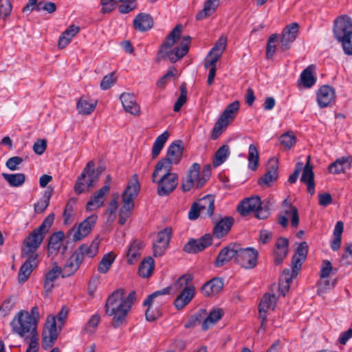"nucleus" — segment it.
Wrapping results in <instances>:
<instances>
[{
  "label": "nucleus",
  "instance_id": "11",
  "mask_svg": "<svg viewBox=\"0 0 352 352\" xmlns=\"http://www.w3.org/2000/svg\"><path fill=\"white\" fill-rule=\"evenodd\" d=\"M164 173L161 178L155 182L157 184V192L159 196L164 197L170 195L177 187L178 184V175L171 170H164Z\"/></svg>",
  "mask_w": 352,
  "mask_h": 352
},
{
  "label": "nucleus",
  "instance_id": "27",
  "mask_svg": "<svg viewBox=\"0 0 352 352\" xmlns=\"http://www.w3.org/2000/svg\"><path fill=\"white\" fill-rule=\"evenodd\" d=\"M100 242V239L96 238L91 243H84L81 245L75 252L81 257L82 261H83L85 257L93 258L98 252Z\"/></svg>",
  "mask_w": 352,
  "mask_h": 352
},
{
  "label": "nucleus",
  "instance_id": "53",
  "mask_svg": "<svg viewBox=\"0 0 352 352\" xmlns=\"http://www.w3.org/2000/svg\"><path fill=\"white\" fill-rule=\"evenodd\" d=\"M280 142L285 148H290L296 144V138L292 132H287L280 135Z\"/></svg>",
  "mask_w": 352,
  "mask_h": 352
},
{
  "label": "nucleus",
  "instance_id": "44",
  "mask_svg": "<svg viewBox=\"0 0 352 352\" xmlns=\"http://www.w3.org/2000/svg\"><path fill=\"white\" fill-rule=\"evenodd\" d=\"M223 311L221 309H214L210 312L207 318L202 322V329H208L212 325H214L223 316Z\"/></svg>",
  "mask_w": 352,
  "mask_h": 352
},
{
  "label": "nucleus",
  "instance_id": "39",
  "mask_svg": "<svg viewBox=\"0 0 352 352\" xmlns=\"http://www.w3.org/2000/svg\"><path fill=\"white\" fill-rule=\"evenodd\" d=\"M350 166V158L349 157H342L329 165V170L333 174H339L349 168Z\"/></svg>",
  "mask_w": 352,
  "mask_h": 352
},
{
  "label": "nucleus",
  "instance_id": "35",
  "mask_svg": "<svg viewBox=\"0 0 352 352\" xmlns=\"http://www.w3.org/2000/svg\"><path fill=\"white\" fill-rule=\"evenodd\" d=\"M314 172L312 167L309 164V156L307 157V162L303 168L300 181L307 185V190L309 193L313 195L314 190Z\"/></svg>",
  "mask_w": 352,
  "mask_h": 352
},
{
  "label": "nucleus",
  "instance_id": "61",
  "mask_svg": "<svg viewBox=\"0 0 352 352\" xmlns=\"http://www.w3.org/2000/svg\"><path fill=\"white\" fill-rule=\"evenodd\" d=\"M100 320V317L98 314H94L88 320L87 323L85 327V329L89 333L94 331L96 327L98 325Z\"/></svg>",
  "mask_w": 352,
  "mask_h": 352
},
{
  "label": "nucleus",
  "instance_id": "32",
  "mask_svg": "<svg viewBox=\"0 0 352 352\" xmlns=\"http://www.w3.org/2000/svg\"><path fill=\"white\" fill-rule=\"evenodd\" d=\"M223 287V280L219 278H214L201 287V292L206 296H211L220 292Z\"/></svg>",
  "mask_w": 352,
  "mask_h": 352
},
{
  "label": "nucleus",
  "instance_id": "22",
  "mask_svg": "<svg viewBox=\"0 0 352 352\" xmlns=\"http://www.w3.org/2000/svg\"><path fill=\"white\" fill-rule=\"evenodd\" d=\"M120 100L122 102L124 109L134 116H138L140 113V107L137 103L136 97L134 94L130 93H123L120 96Z\"/></svg>",
  "mask_w": 352,
  "mask_h": 352
},
{
  "label": "nucleus",
  "instance_id": "64",
  "mask_svg": "<svg viewBox=\"0 0 352 352\" xmlns=\"http://www.w3.org/2000/svg\"><path fill=\"white\" fill-rule=\"evenodd\" d=\"M341 262L343 265L352 264V243L346 248L342 254Z\"/></svg>",
  "mask_w": 352,
  "mask_h": 352
},
{
  "label": "nucleus",
  "instance_id": "41",
  "mask_svg": "<svg viewBox=\"0 0 352 352\" xmlns=\"http://www.w3.org/2000/svg\"><path fill=\"white\" fill-rule=\"evenodd\" d=\"M96 101H89V100L80 98L77 102L76 109L81 115H89L96 109Z\"/></svg>",
  "mask_w": 352,
  "mask_h": 352
},
{
  "label": "nucleus",
  "instance_id": "36",
  "mask_svg": "<svg viewBox=\"0 0 352 352\" xmlns=\"http://www.w3.org/2000/svg\"><path fill=\"white\" fill-rule=\"evenodd\" d=\"M80 31V28L75 25H69L59 36L58 47L63 49L69 45L72 38Z\"/></svg>",
  "mask_w": 352,
  "mask_h": 352
},
{
  "label": "nucleus",
  "instance_id": "30",
  "mask_svg": "<svg viewBox=\"0 0 352 352\" xmlns=\"http://www.w3.org/2000/svg\"><path fill=\"white\" fill-rule=\"evenodd\" d=\"M195 203L201 212L202 217H212L214 209V199L212 195H208Z\"/></svg>",
  "mask_w": 352,
  "mask_h": 352
},
{
  "label": "nucleus",
  "instance_id": "17",
  "mask_svg": "<svg viewBox=\"0 0 352 352\" xmlns=\"http://www.w3.org/2000/svg\"><path fill=\"white\" fill-rule=\"evenodd\" d=\"M56 318L53 316L47 317L43 333V344L45 348L51 347L58 337Z\"/></svg>",
  "mask_w": 352,
  "mask_h": 352
},
{
  "label": "nucleus",
  "instance_id": "18",
  "mask_svg": "<svg viewBox=\"0 0 352 352\" xmlns=\"http://www.w3.org/2000/svg\"><path fill=\"white\" fill-rule=\"evenodd\" d=\"M212 243V236L210 234H206L198 239H191L184 246V251L190 254L199 252Z\"/></svg>",
  "mask_w": 352,
  "mask_h": 352
},
{
  "label": "nucleus",
  "instance_id": "5",
  "mask_svg": "<svg viewBox=\"0 0 352 352\" xmlns=\"http://www.w3.org/2000/svg\"><path fill=\"white\" fill-rule=\"evenodd\" d=\"M183 153V146L181 141L172 143L168 148L165 158L160 160L155 165L152 174V181L155 182V177L162 170H171L173 164L179 163Z\"/></svg>",
  "mask_w": 352,
  "mask_h": 352
},
{
  "label": "nucleus",
  "instance_id": "21",
  "mask_svg": "<svg viewBox=\"0 0 352 352\" xmlns=\"http://www.w3.org/2000/svg\"><path fill=\"white\" fill-rule=\"evenodd\" d=\"M239 245L231 243L223 248L214 262L216 267H221L228 263L232 258L236 261V254L238 253Z\"/></svg>",
  "mask_w": 352,
  "mask_h": 352
},
{
  "label": "nucleus",
  "instance_id": "10",
  "mask_svg": "<svg viewBox=\"0 0 352 352\" xmlns=\"http://www.w3.org/2000/svg\"><path fill=\"white\" fill-rule=\"evenodd\" d=\"M45 235L34 229L24 239L23 242L21 255L22 256H31L38 258L37 250L41 246Z\"/></svg>",
  "mask_w": 352,
  "mask_h": 352
},
{
  "label": "nucleus",
  "instance_id": "47",
  "mask_svg": "<svg viewBox=\"0 0 352 352\" xmlns=\"http://www.w3.org/2000/svg\"><path fill=\"white\" fill-rule=\"evenodd\" d=\"M154 260L151 257L144 259L139 267V274L143 278L150 276L154 270Z\"/></svg>",
  "mask_w": 352,
  "mask_h": 352
},
{
  "label": "nucleus",
  "instance_id": "50",
  "mask_svg": "<svg viewBox=\"0 0 352 352\" xmlns=\"http://www.w3.org/2000/svg\"><path fill=\"white\" fill-rule=\"evenodd\" d=\"M229 147L228 145L221 146L216 152L214 159L213 160V165L217 167L222 164L229 156Z\"/></svg>",
  "mask_w": 352,
  "mask_h": 352
},
{
  "label": "nucleus",
  "instance_id": "24",
  "mask_svg": "<svg viewBox=\"0 0 352 352\" xmlns=\"http://www.w3.org/2000/svg\"><path fill=\"white\" fill-rule=\"evenodd\" d=\"M298 32V25L296 23H293L284 29L280 41L281 49L283 51L289 49L291 43L296 38Z\"/></svg>",
  "mask_w": 352,
  "mask_h": 352
},
{
  "label": "nucleus",
  "instance_id": "55",
  "mask_svg": "<svg viewBox=\"0 0 352 352\" xmlns=\"http://www.w3.org/2000/svg\"><path fill=\"white\" fill-rule=\"evenodd\" d=\"M50 195L45 193L38 201L34 204V211L36 213H42L47 208L50 204Z\"/></svg>",
  "mask_w": 352,
  "mask_h": 352
},
{
  "label": "nucleus",
  "instance_id": "58",
  "mask_svg": "<svg viewBox=\"0 0 352 352\" xmlns=\"http://www.w3.org/2000/svg\"><path fill=\"white\" fill-rule=\"evenodd\" d=\"M12 6L10 0H6L0 5V19L6 20L11 14Z\"/></svg>",
  "mask_w": 352,
  "mask_h": 352
},
{
  "label": "nucleus",
  "instance_id": "13",
  "mask_svg": "<svg viewBox=\"0 0 352 352\" xmlns=\"http://www.w3.org/2000/svg\"><path fill=\"white\" fill-rule=\"evenodd\" d=\"M98 219L96 214H91L82 221L77 227H72L69 231V234L72 235V239L74 241H78L87 236L94 227Z\"/></svg>",
  "mask_w": 352,
  "mask_h": 352
},
{
  "label": "nucleus",
  "instance_id": "31",
  "mask_svg": "<svg viewBox=\"0 0 352 352\" xmlns=\"http://www.w3.org/2000/svg\"><path fill=\"white\" fill-rule=\"evenodd\" d=\"M107 194V186L102 187L94 194L87 203L86 210L87 211L95 210L103 206L105 195Z\"/></svg>",
  "mask_w": 352,
  "mask_h": 352
},
{
  "label": "nucleus",
  "instance_id": "42",
  "mask_svg": "<svg viewBox=\"0 0 352 352\" xmlns=\"http://www.w3.org/2000/svg\"><path fill=\"white\" fill-rule=\"evenodd\" d=\"M282 208L285 215L292 217L291 223L292 226L297 227L299 223L298 210L287 199L283 201Z\"/></svg>",
  "mask_w": 352,
  "mask_h": 352
},
{
  "label": "nucleus",
  "instance_id": "12",
  "mask_svg": "<svg viewBox=\"0 0 352 352\" xmlns=\"http://www.w3.org/2000/svg\"><path fill=\"white\" fill-rule=\"evenodd\" d=\"M94 163L89 162L84 168L80 175L78 177L74 186L76 194H81L94 186Z\"/></svg>",
  "mask_w": 352,
  "mask_h": 352
},
{
  "label": "nucleus",
  "instance_id": "15",
  "mask_svg": "<svg viewBox=\"0 0 352 352\" xmlns=\"http://www.w3.org/2000/svg\"><path fill=\"white\" fill-rule=\"evenodd\" d=\"M258 251L252 248H242L240 245L236 262L245 269H252L257 263Z\"/></svg>",
  "mask_w": 352,
  "mask_h": 352
},
{
  "label": "nucleus",
  "instance_id": "49",
  "mask_svg": "<svg viewBox=\"0 0 352 352\" xmlns=\"http://www.w3.org/2000/svg\"><path fill=\"white\" fill-rule=\"evenodd\" d=\"M300 80L305 88H310L316 83V78L313 74L311 66L302 71L300 74Z\"/></svg>",
  "mask_w": 352,
  "mask_h": 352
},
{
  "label": "nucleus",
  "instance_id": "9",
  "mask_svg": "<svg viewBox=\"0 0 352 352\" xmlns=\"http://www.w3.org/2000/svg\"><path fill=\"white\" fill-rule=\"evenodd\" d=\"M168 294H170L169 287H165L162 290L153 292L144 300L143 304L147 307L145 316L148 321L153 322L161 316L158 307L161 305L162 301L157 300V298Z\"/></svg>",
  "mask_w": 352,
  "mask_h": 352
},
{
  "label": "nucleus",
  "instance_id": "16",
  "mask_svg": "<svg viewBox=\"0 0 352 352\" xmlns=\"http://www.w3.org/2000/svg\"><path fill=\"white\" fill-rule=\"evenodd\" d=\"M261 205L260 198L258 197H253L242 201L239 205L237 210L243 216H245L251 212H257L256 217L258 219H264L266 217V214H263L262 211H259Z\"/></svg>",
  "mask_w": 352,
  "mask_h": 352
},
{
  "label": "nucleus",
  "instance_id": "20",
  "mask_svg": "<svg viewBox=\"0 0 352 352\" xmlns=\"http://www.w3.org/2000/svg\"><path fill=\"white\" fill-rule=\"evenodd\" d=\"M65 237L63 232L58 231L52 234L49 238L47 245V254L49 256L54 257L63 250V253L66 250L63 241Z\"/></svg>",
  "mask_w": 352,
  "mask_h": 352
},
{
  "label": "nucleus",
  "instance_id": "63",
  "mask_svg": "<svg viewBox=\"0 0 352 352\" xmlns=\"http://www.w3.org/2000/svg\"><path fill=\"white\" fill-rule=\"evenodd\" d=\"M351 38H344L340 40H337L338 42L342 43V49L345 54L352 56V43Z\"/></svg>",
  "mask_w": 352,
  "mask_h": 352
},
{
  "label": "nucleus",
  "instance_id": "37",
  "mask_svg": "<svg viewBox=\"0 0 352 352\" xmlns=\"http://www.w3.org/2000/svg\"><path fill=\"white\" fill-rule=\"evenodd\" d=\"M220 0H206L204 8L196 14L197 20H203L213 14L219 6Z\"/></svg>",
  "mask_w": 352,
  "mask_h": 352
},
{
  "label": "nucleus",
  "instance_id": "43",
  "mask_svg": "<svg viewBox=\"0 0 352 352\" xmlns=\"http://www.w3.org/2000/svg\"><path fill=\"white\" fill-rule=\"evenodd\" d=\"M3 177L11 187H20L25 182L24 173H2Z\"/></svg>",
  "mask_w": 352,
  "mask_h": 352
},
{
  "label": "nucleus",
  "instance_id": "29",
  "mask_svg": "<svg viewBox=\"0 0 352 352\" xmlns=\"http://www.w3.org/2000/svg\"><path fill=\"white\" fill-rule=\"evenodd\" d=\"M82 261L81 257L74 251L61 269L63 277H68L75 273L79 268Z\"/></svg>",
  "mask_w": 352,
  "mask_h": 352
},
{
  "label": "nucleus",
  "instance_id": "62",
  "mask_svg": "<svg viewBox=\"0 0 352 352\" xmlns=\"http://www.w3.org/2000/svg\"><path fill=\"white\" fill-rule=\"evenodd\" d=\"M23 162L21 157L14 156L9 158L6 162V166L10 170H16L18 169V166Z\"/></svg>",
  "mask_w": 352,
  "mask_h": 352
},
{
  "label": "nucleus",
  "instance_id": "25",
  "mask_svg": "<svg viewBox=\"0 0 352 352\" xmlns=\"http://www.w3.org/2000/svg\"><path fill=\"white\" fill-rule=\"evenodd\" d=\"M26 258V261L21 266L18 274V280L20 283H25L32 271L37 267L38 261V258L31 256H23Z\"/></svg>",
  "mask_w": 352,
  "mask_h": 352
},
{
  "label": "nucleus",
  "instance_id": "54",
  "mask_svg": "<svg viewBox=\"0 0 352 352\" xmlns=\"http://www.w3.org/2000/svg\"><path fill=\"white\" fill-rule=\"evenodd\" d=\"M54 221V214L51 213L44 219L42 223L37 228H36V230L45 236L48 233Z\"/></svg>",
  "mask_w": 352,
  "mask_h": 352
},
{
  "label": "nucleus",
  "instance_id": "2",
  "mask_svg": "<svg viewBox=\"0 0 352 352\" xmlns=\"http://www.w3.org/2000/svg\"><path fill=\"white\" fill-rule=\"evenodd\" d=\"M39 320L38 308L36 306L28 311H20L12 319L10 324L12 331L21 338L27 339L28 337H38L36 332V326Z\"/></svg>",
  "mask_w": 352,
  "mask_h": 352
},
{
  "label": "nucleus",
  "instance_id": "56",
  "mask_svg": "<svg viewBox=\"0 0 352 352\" xmlns=\"http://www.w3.org/2000/svg\"><path fill=\"white\" fill-rule=\"evenodd\" d=\"M226 44H227L226 36H221L217 40L215 45H214V47L211 49L210 53H215V54H219L220 56H221L223 51L226 49Z\"/></svg>",
  "mask_w": 352,
  "mask_h": 352
},
{
  "label": "nucleus",
  "instance_id": "26",
  "mask_svg": "<svg viewBox=\"0 0 352 352\" xmlns=\"http://www.w3.org/2000/svg\"><path fill=\"white\" fill-rule=\"evenodd\" d=\"M336 94L334 89L329 85L322 86L317 93V101L321 108L327 107L334 101Z\"/></svg>",
  "mask_w": 352,
  "mask_h": 352
},
{
  "label": "nucleus",
  "instance_id": "52",
  "mask_svg": "<svg viewBox=\"0 0 352 352\" xmlns=\"http://www.w3.org/2000/svg\"><path fill=\"white\" fill-rule=\"evenodd\" d=\"M171 234V229L166 228L158 232L155 242L168 246Z\"/></svg>",
  "mask_w": 352,
  "mask_h": 352
},
{
  "label": "nucleus",
  "instance_id": "51",
  "mask_svg": "<svg viewBox=\"0 0 352 352\" xmlns=\"http://www.w3.org/2000/svg\"><path fill=\"white\" fill-rule=\"evenodd\" d=\"M278 40V36L277 34H272L268 39V42L266 47V58L267 59L272 58L276 50V43Z\"/></svg>",
  "mask_w": 352,
  "mask_h": 352
},
{
  "label": "nucleus",
  "instance_id": "23",
  "mask_svg": "<svg viewBox=\"0 0 352 352\" xmlns=\"http://www.w3.org/2000/svg\"><path fill=\"white\" fill-rule=\"evenodd\" d=\"M278 161L275 159H270L268 162V168L265 174L259 179L258 184L261 186H270L272 183L278 178Z\"/></svg>",
  "mask_w": 352,
  "mask_h": 352
},
{
  "label": "nucleus",
  "instance_id": "28",
  "mask_svg": "<svg viewBox=\"0 0 352 352\" xmlns=\"http://www.w3.org/2000/svg\"><path fill=\"white\" fill-rule=\"evenodd\" d=\"M133 28L139 32H143L151 30L153 26V19L147 13H139L133 19Z\"/></svg>",
  "mask_w": 352,
  "mask_h": 352
},
{
  "label": "nucleus",
  "instance_id": "1",
  "mask_svg": "<svg viewBox=\"0 0 352 352\" xmlns=\"http://www.w3.org/2000/svg\"><path fill=\"white\" fill-rule=\"evenodd\" d=\"M124 294L122 289H118L112 292L106 301L105 313L113 317L112 325L114 328L119 327L124 322L135 300V292H131L126 297Z\"/></svg>",
  "mask_w": 352,
  "mask_h": 352
},
{
  "label": "nucleus",
  "instance_id": "48",
  "mask_svg": "<svg viewBox=\"0 0 352 352\" xmlns=\"http://www.w3.org/2000/svg\"><path fill=\"white\" fill-rule=\"evenodd\" d=\"M116 257V254L112 252L105 254L98 264V272L102 274L107 272L113 263Z\"/></svg>",
  "mask_w": 352,
  "mask_h": 352
},
{
  "label": "nucleus",
  "instance_id": "46",
  "mask_svg": "<svg viewBox=\"0 0 352 352\" xmlns=\"http://www.w3.org/2000/svg\"><path fill=\"white\" fill-rule=\"evenodd\" d=\"M169 133L166 131L155 139L152 148L153 158H155L159 155L165 143L166 142Z\"/></svg>",
  "mask_w": 352,
  "mask_h": 352
},
{
  "label": "nucleus",
  "instance_id": "38",
  "mask_svg": "<svg viewBox=\"0 0 352 352\" xmlns=\"http://www.w3.org/2000/svg\"><path fill=\"white\" fill-rule=\"evenodd\" d=\"M142 248V242L137 239L134 240L130 244L126 254L128 263L131 265L137 261L138 258L141 255V251Z\"/></svg>",
  "mask_w": 352,
  "mask_h": 352
},
{
  "label": "nucleus",
  "instance_id": "3",
  "mask_svg": "<svg viewBox=\"0 0 352 352\" xmlns=\"http://www.w3.org/2000/svg\"><path fill=\"white\" fill-rule=\"evenodd\" d=\"M182 27L181 25H176L166 36L165 42L162 45L160 54L162 57H167L171 63H175L184 57L188 52L191 38L189 36H184L179 46L173 50L170 48L175 43L176 40L182 33Z\"/></svg>",
  "mask_w": 352,
  "mask_h": 352
},
{
  "label": "nucleus",
  "instance_id": "57",
  "mask_svg": "<svg viewBox=\"0 0 352 352\" xmlns=\"http://www.w3.org/2000/svg\"><path fill=\"white\" fill-rule=\"evenodd\" d=\"M180 96L176 100L175 104H174V111L178 112L180 111L182 106L187 101V90L184 86H182L180 88Z\"/></svg>",
  "mask_w": 352,
  "mask_h": 352
},
{
  "label": "nucleus",
  "instance_id": "6",
  "mask_svg": "<svg viewBox=\"0 0 352 352\" xmlns=\"http://www.w3.org/2000/svg\"><path fill=\"white\" fill-rule=\"evenodd\" d=\"M201 166L198 163H193L189 168L186 177L183 179L182 188L183 191L188 192L193 187L200 188L206 184L210 177L209 168L205 167L200 172Z\"/></svg>",
  "mask_w": 352,
  "mask_h": 352
},
{
  "label": "nucleus",
  "instance_id": "45",
  "mask_svg": "<svg viewBox=\"0 0 352 352\" xmlns=\"http://www.w3.org/2000/svg\"><path fill=\"white\" fill-rule=\"evenodd\" d=\"M248 168L252 170H256L258 166L259 153L254 144H251L248 148Z\"/></svg>",
  "mask_w": 352,
  "mask_h": 352
},
{
  "label": "nucleus",
  "instance_id": "34",
  "mask_svg": "<svg viewBox=\"0 0 352 352\" xmlns=\"http://www.w3.org/2000/svg\"><path fill=\"white\" fill-rule=\"evenodd\" d=\"M288 252V240L283 237H280L276 243V250L274 251V263L279 265L286 257Z\"/></svg>",
  "mask_w": 352,
  "mask_h": 352
},
{
  "label": "nucleus",
  "instance_id": "8",
  "mask_svg": "<svg viewBox=\"0 0 352 352\" xmlns=\"http://www.w3.org/2000/svg\"><path fill=\"white\" fill-rule=\"evenodd\" d=\"M239 108V103L237 101L233 102L226 108L213 127L211 135L212 140H214L217 139L226 130L229 123L233 120L236 116Z\"/></svg>",
  "mask_w": 352,
  "mask_h": 352
},
{
  "label": "nucleus",
  "instance_id": "7",
  "mask_svg": "<svg viewBox=\"0 0 352 352\" xmlns=\"http://www.w3.org/2000/svg\"><path fill=\"white\" fill-rule=\"evenodd\" d=\"M140 185L138 181L129 184L122 193V207L119 212V223L124 225L134 208V199L138 196Z\"/></svg>",
  "mask_w": 352,
  "mask_h": 352
},
{
  "label": "nucleus",
  "instance_id": "4",
  "mask_svg": "<svg viewBox=\"0 0 352 352\" xmlns=\"http://www.w3.org/2000/svg\"><path fill=\"white\" fill-rule=\"evenodd\" d=\"M192 276L185 274L180 276L170 287L174 292H179V294L174 301V305L177 309H183L193 298L195 294V288L192 284Z\"/></svg>",
  "mask_w": 352,
  "mask_h": 352
},
{
  "label": "nucleus",
  "instance_id": "14",
  "mask_svg": "<svg viewBox=\"0 0 352 352\" xmlns=\"http://www.w3.org/2000/svg\"><path fill=\"white\" fill-rule=\"evenodd\" d=\"M336 40L352 37V21L347 15H341L334 21L333 29Z\"/></svg>",
  "mask_w": 352,
  "mask_h": 352
},
{
  "label": "nucleus",
  "instance_id": "19",
  "mask_svg": "<svg viewBox=\"0 0 352 352\" xmlns=\"http://www.w3.org/2000/svg\"><path fill=\"white\" fill-rule=\"evenodd\" d=\"M277 298L274 294H265L261 298L258 307L259 318L261 320V329L265 328L267 322V312L269 309H274Z\"/></svg>",
  "mask_w": 352,
  "mask_h": 352
},
{
  "label": "nucleus",
  "instance_id": "33",
  "mask_svg": "<svg viewBox=\"0 0 352 352\" xmlns=\"http://www.w3.org/2000/svg\"><path fill=\"white\" fill-rule=\"evenodd\" d=\"M234 219L231 217L221 219L213 228V234L217 238H221L226 235L233 225Z\"/></svg>",
  "mask_w": 352,
  "mask_h": 352
},
{
  "label": "nucleus",
  "instance_id": "59",
  "mask_svg": "<svg viewBox=\"0 0 352 352\" xmlns=\"http://www.w3.org/2000/svg\"><path fill=\"white\" fill-rule=\"evenodd\" d=\"M116 81V78L115 77V74L113 72L110 73L104 76L101 82H100V88L102 90H107L109 89L112 85L115 84Z\"/></svg>",
  "mask_w": 352,
  "mask_h": 352
},
{
  "label": "nucleus",
  "instance_id": "40",
  "mask_svg": "<svg viewBox=\"0 0 352 352\" xmlns=\"http://www.w3.org/2000/svg\"><path fill=\"white\" fill-rule=\"evenodd\" d=\"M61 268L56 265L45 274L43 287L46 292H51L54 287V281L61 274Z\"/></svg>",
  "mask_w": 352,
  "mask_h": 352
},
{
  "label": "nucleus",
  "instance_id": "60",
  "mask_svg": "<svg viewBox=\"0 0 352 352\" xmlns=\"http://www.w3.org/2000/svg\"><path fill=\"white\" fill-rule=\"evenodd\" d=\"M56 10V6L54 3L44 1L38 2V6L36 7L37 12L44 10L50 14L54 12Z\"/></svg>",
  "mask_w": 352,
  "mask_h": 352
}]
</instances>
